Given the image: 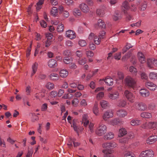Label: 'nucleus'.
<instances>
[{
	"mask_svg": "<svg viewBox=\"0 0 157 157\" xmlns=\"http://www.w3.org/2000/svg\"><path fill=\"white\" fill-rule=\"evenodd\" d=\"M136 79L133 78L130 76H128L124 79V83L126 86L133 89L136 85Z\"/></svg>",
	"mask_w": 157,
	"mask_h": 157,
	"instance_id": "obj_1",
	"label": "nucleus"
},
{
	"mask_svg": "<svg viewBox=\"0 0 157 157\" xmlns=\"http://www.w3.org/2000/svg\"><path fill=\"white\" fill-rule=\"evenodd\" d=\"M106 131V126L104 124H99L95 131V133L98 136H101L103 135Z\"/></svg>",
	"mask_w": 157,
	"mask_h": 157,
	"instance_id": "obj_2",
	"label": "nucleus"
},
{
	"mask_svg": "<svg viewBox=\"0 0 157 157\" xmlns=\"http://www.w3.org/2000/svg\"><path fill=\"white\" fill-rule=\"evenodd\" d=\"M154 153L150 149L145 150L142 151L140 154L139 157H154Z\"/></svg>",
	"mask_w": 157,
	"mask_h": 157,
	"instance_id": "obj_3",
	"label": "nucleus"
},
{
	"mask_svg": "<svg viewBox=\"0 0 157 157\" xmlns=\"http://www.w3.org/2000/svg\"><path fill=\"white\" fill-rule=\"evenodd\" d=\"M124 95L128 101L131 103L133 102L135 96L131 91L126 90L124 92Z\"/></svg>",
	"mask_w": 157,
	"mask_h": 157,
	"instance_id": "obj_4",
	"label": "nucleus"
},
{
	"mask_svg": "<svg viewBox=\"0 0 157 157\" xmlns=\"http://www.w3.org/2000/svg\"><path fill=\"white\" fill-rule=\"evenodd\" d=\"M122 9L124 10H127L129 9L135 11L136 9V5L132 4V7H134V9L132 7H130V6L128 2L127 1H125L122 3Z\"/></svg>",
	"mask_w": 157,
	"mask_h": 157,
	"instance_id": "obj_5",
	"label": "nucleus"
},
{
	"mask_svg": "<svg viewBox=\"0 0 157 157\" xmlns=\"http://www.w3.org/2000/svg\"><path fill=\"white\" fill-rule=\"evenodd\" d=\"M113 111L112 109H109L104 113L102 117L105 121H107L108 119L113 117Z\"/></svg>",
	"mask_w": 157,
	"mask_h": 157,
	"instance_id": "obj_6",
	"label": "nucleus"
},
{
	"mask_svg": "<svg viewBox=\"0 0 157 157\" xmlns=\"http://www.w3.org/2000/svg\"><path fill=\"white\" fill-rule=\"evenodd\" d=\"M136 107L137 110L141 111H145L147 109V106L146 104L143 102L137 103Z\"/></svg>",
	"mask_w": 157,
	"mask_h": 157,
	"instance_id": "obj_7",
	"label": "nucleus"
},
{
	"mask_svg": "<svg viewBox=\"0 0 157 157\" xmlns=\"http://www.w3.org/2000/svg\"><path fill=\"white\" fill-rule=\"evenodd\" d=\"M66 36L70 39H72L76 37V35L75 33L73 31L68 30L66 32Z\"/></svg>",
	"mask_w": 157,
	"mask_h": 157,
	"instance_id": "obj_8",
	"label": "nucleus"
},
{
	"mask_svg": "<svg viewBox=\"0 0 157 157\" xmlns=\"http://www.w3.org/2000/svg\"><path fill=\"white\" fill-rule=\"evenodd\" d=\"M156 61L154 59H148L147 60V66L149 68H154L156 64Z\"/></svg>",
	"mask_w": 157,
	"mask_h": 157,
	"instance_id": "obj_9",
	"label": "nucleus"
},
{
	"mask_svg": "<svg viewBox=\"0 0 157 157\" xmlns=\"http://www.w3.org/2000/svg\"><path fill=\"white\" fill-rule=\"evenodd\" d=\"M94 27L96 29H98V27L101 29H104L105 28V25L103 21L99 19L98 21L97 24L95 25Z\"/></svg>",
	"mask_w": 157,
	"mask_h": 157,
	"instance_id": "obj_10",
	"label": "nucleus"
},
{
	"mask_svg": "<svg viewBox=\"0 0 157 157\" xmlns=\"http://www.w3.org/2000/svg\"><path fill=\"white\" fill-rule=\"evenodd\" d=\"M145 86L150 90L154 91L156 88L155 84L150 81H147L145 83Z\"/></svg>",
	"mask_w": 157,
	"mask_h": 157,
	"instance_id": "obj_11",
	"label": "nucleus"
},
{
	"mask_svg": "<svg viewBox=\"0 0 157 157\" xmlns=\"http://www.w3.org/2000/svg\"><path fill=\"white\" fill-rule=\"evenodd\" d=\"M119 93L117 91L112 93H109L108 95V97L112 100L117 99L118 98Z\"/></svg>",
	"mask_w": 157,
	"mask_h": 157,
	"instance_id": "obj_12",
	"label": "nucleus"
},
{
	"mask_svg": "<svg viewBox=\"0 0 157 157\" xmlns=\"http://www.w3.org/2000/svg\"><path fill=\"white\" fill-rule=\"evenodd\" d=\"M79 7L81 10L84 13H87L89 11V8L88 6L85 3H82L80 4Z\"/></svg>",
	"mask_w": 157,
	"mask_h": 157,
	"instance_id": "obj_13",
	"label": "nucleus"
},
{
	"mask_svg": "<svg viewBox=\"0 0 157 157\" xmlns=\"http://www.w3.org/2000/svg\"><path fill=\"white\" fill-rule=\"evenodd\" d=\"M157 140V136L156 135H152L149 137L146 140V143L148 144H151Z\"/></svg>",
	"mask_w": 157,
	"mask_h": 157,
	"instance_id": "obj_14",
	"label": "nucleus"
},
{
	"mask_svg": "<svg viewBox=\"0 0 157 157\" xmlns=\"http://www.w3.org/2000/svg\"><path fill=\"white\" fill-rule=\"evenodd\" d=\"M48 65L49 67L53 68L57 66V64L55 60L52 59L49 60L48 63Z\"/></svg>",
	"mask_w": 157,
	"mask_h": 157,
	"instance_id": "obj_15",
	"label": "nucleus"
},
{
	"mask_svg": "<svg viewBox=\"0 0 157 157\" xmlns=\"http://www.w3.org/2000/svg\"><path fill=\"white\" fill-rule=\"evenodd\" d=\"M114 134L111 132H109L106 133L103 136V139L105 140H110L114 138Z\"/></svg>",
	"mask_w": 157,
	"mask_h": 157,
	"instance_id": "obj_16",
	"label": "nucleus"
},
{
	"mask_svg": "<svg viewBox=\"0 0 157 157\" xmlns=\"http://www.w3.org/2000/svg\"><path fill=\"white\" fill-rule=\"evenodd\" d=\"M38 67V64L36 62L33 63L32 66V71L31 74V76L32 77L37 71Z\"/></svg>",
	"mask_w": 157,
	"mask_h": 157,
	"instance_id": "obj_17",
	"label": "nucleus"
},
{
	"mask_svg": "<svg viewBox=\"0 0 157 157\" xmlns=\"http://www.w3.org/2000/svg\"><path fill=\"white\" fill-rule=\"evenodd\" d=\"M117 114L120 117H123L126 116L127 114V113L124 109H121L117 111Z\"/></svg>",
	"mask_w": 157,
	"mask_h": 157,
	"instance_id": "obj_18",
	"label": "nucleus"
},
{
	"mask_svg": "<svg viewBox=\"0 0 157 157\" xmlns=\"http://www.w3.org/2000/svg\"><path fill=\"white\" fill-rule=\"evenodd\" d=\"M105 7L104 6H102L97 9L96 13L97 15L102 16L105 14Z\"/></svg>",
	"mask_w": 157,
	"mask_h": 157,
	"instance_id": "obj_19",
	"label": "nucleus"
},
{
	"mask_svg": "<svg viewBox=\"0 0 157 157\" xmlns=\"http://www.w3.org/2000/svg\"><path fill=\"white\" fill-rule=\"evenodd\" d=\"M140 95L144 97H147L150 95L149 91L145 89H141L140 90Z\"/></svg>",
	"mask_w": 157,
	"mask_h": 157,
	"instance_id": "obj_20",
	"label": "nucleus"
},
{
	"mask_svg": "<svg viewBox=\"0 0 157 157\" xmlns=\"http://www.w3.org/2000/svg\"><path fill=\"white\" fill-rule=\"evenodd\" d=\"M78 121L77 119L74 118L72 120V124H71V127H72L74 130L76 132H78V126L77 123H78Z\"/></svg>",
	"mask_w": 157,
	"mask_h": 157,
	"instance_id": "obj_21",
	"label": "nucleus"
},
{
	"mask_svg": "<svg viewBox=\"0 0 157 157\" xmlns=\"http://www.w3.org/2000/svg\"><path fill=\"white\" fill-rule=\"evenodd\" d=\"M138 57L140 62L142 63L145 62L146 60L144 55L141 52H139Z\"/></svg>",
	"mask_w": 157,
	"mask_h": 157,
	"instance_id": "obj_22",
	"label": "nucleus"
},
{
	"mask_svg": "<svg viewBox=\"0 0 157 157\" xmlns=\"http://www.w3.org/2000/svg\"><path fill=\"white\" fill-rule=\"evenodd\" d=\"M50 79L52 81L57 80L59 79V75L55 73H52L49 75Z\"/></svg>",
	"mask_w": 157,
	"mask_h": 157,
	"instance_id": "obj_23",
	"label": "nucleus"
},
{
	"mask_svg": "<svg viewBox=\"0 0 157 157\" xmlns=\"http://www.w3.org/2000/svg\"><path fill=\"white\" fill-rule=\"evenodd\" d=\"M140 116L144 118H150L151 117L152 115L150 113L143 112L140 114Z\"/></svg>",
	"mask_w": 157,
	"mask_h": 157,
	"instance_id": "obj_24",
	"label": "nucleus"
},
{
	"mask_svg": "<svg viewBox=\"0 0 157 157\" xmlns=\"http://www.w3.org/2000/svg\"><path fill=\"white\" fill-rule=\"evenodd\" d=\"M68 71L65 69L61 70L59 72L60 76L62 78H65L68 75Z\"/></svg>",
	"mask_w": 157,
	"mask_h": 157,
	"instance_id": "obj_25",
	"label": "nucleus"
},
{
	"mask_svg": "<svg viewBox=\"0 0 157 157\" xmlns=\"http://www.w3.org/2000/svg\"><path fill=\"white\" fill-rule=\"evenodd\" d=\"M104 81L108 85L111 86L113 84V80L110 77L106 78L105 80Z\"/></svg>",
	"mask_w": 157,
	"mask_h": 157,
	"instance_id": "obj_26",
	"label": "nucleus"
},
{
	"mask_svg": "<svg viewBox=\"0 0 157 157\" xmlns=\"http://www.w3.org/2000/svg\"><path fill=\"white\" fill-rule=\"evenodd\" d=\"M50 13L51 15L52 16L54 17H56L58 13V10L56 7H53L51 10Z\"/></svg>",
	"mask_w": 157,
	"mask_h": 157,
	"instance_id": "obj_27",
	"label": "nucleus"
},
{
	"mask_svg": "<svg viewBox=\"0 0 157 157\" xmlns=\"http://www.w3.org/2000/svg\"><path fill=\"white\" fill-rule=\"evenodd\" d=\"M93 111L94 113L96 116H98L99 114V110L98 108V104L96 102L93 106Z\"/></svg>",
	"mask_w": 157,
	"mask_h": 157,
	"instance_id": "obj_28",
	"label": "nucleus"
},
{
	"mask_svg": "<svg viewBox=\"0 0 157 157\" xmlns=\"http://www.w3.org/2000/svg\"><path fill=\"white\" fill-rule=\"evenodd\" d=\"M141 121L140 120L135 119L131 120L130 123L132 125H138L141 124Z\"/></svg>",
	"mask_w": 157,
	"mask_h": 157,
	"instance_id": "obj_29",
	"label": "nucleus"
},
{
	"mask_svg": "<svg viewBox=\"0 0 157 157\" xmlns=\"http://www.w3.org/2000/svg\"><path fill=\"white\" fill-rule=\"evenodd\" d=\"M127 134V131L126 129L122 128L119 130L118 136L119 137L123 136Z\"/></svg>",
	"mask_w": 157,
	"mask_h": 157,
	"instance_id": "obj_30",
	"label": "nucleus"
},
{
	"mask_svg": "<svg viewBox=\"0 0 157 157\" xmlns=\"http://www.w3.org/2000/svg\"><path fill=\"white\" fill-rule=\"evenodd\" d=\"M100 105L101 107L104 109H105L109 106L108 102L105 100H102L101 101Z\"/></svg>",
	"mask_w": 157,
	"mask_h": 157,
	"instance_id": "obj_31",
	"label": "nucleus"
},
{
	"mask_svg": "<svg viewBox=\"0 0 157 157\" xmlns=\"http://www.w3.org/2000/svg\"><path fill=\"white\" fill-rule=\"evenodd\" d=\"M126 104V101L123 100H119L117 101V105L119 107H124Z\"/></svg>",
	"mask_w": 157,
	"mask_h": 157,
	"instance_id": "obj_32",
	"label": "nucleus"
},
{
	"mask_svg": "<svg viewBox=\"0 0 157 157\" xmlns=\"http://www.w3.org/2000/svg\"><path fill=\"white\" fill-rule=\"evenodd\" d=\"M45 87L49 90H51L54 88L55 85L52 83L48 82L46 84Z\"/></svg>",
	"mask_w": 157,
	"mask_h": 157,
	"instance_id": "obj_33",
	"label": "nucleus"
},
{
	"mask_svg": "<svg viewBox=\"0 0 157 157\" xmlns=\"http://www.w3.org/2000/svg\"><path fill=\"white\" fill-rule=\"evenodd\" d=\"M129 71L132 75H136L137 70L134 67L132 66H130L129 67Z\"/></svg>",
	"mask_w": 157,
	"mask_h": 157,
	"instance_id": "obj_34",
	"label": "nucleus"
},
{
	"mask_svg": "<svg viewBox=\"0 0 157 157\" xmlns=\"http://www.w3.org/2000/svg\"><path fill=\"white\" fill-rule=\"evenodd\" d=\"M63 61L64 63L66 64H69L72 62V59L71 57H65Z\"/></svg>",
	"mask_w": 157,
	"mask_h": 157,
	"instance_id": "obj_35",
	"label": "nucleus"
},
{
	"mask_svg": "<svg viewBox=\"0 0 157 157\" xmlns=\"http://www.w3.org/2000/svg\"><path fill=\"white\" fill-rule=\"evenodd\" d=\"M73 14L75 16H79L81 15L80 10L78 8H75L73 10Z\"/></svg>",
	"mask_w": 157,
	"mask_h": 157,
	"instance_id": "obj_36",
	"label": "nucleus"
},
{
	"mask_svg": "<svg viewBox=\"0 0 157 157\" xmlns=\"http://www.w3.org/2000/svg\"><path fill=\"white\" fill-rule=\"evenodd\" d=\"M157 127V123L156 122H149L148 128H153L155 129Z\"/></svg>",
	"mask_w": 157,
	"mask_h": 157,
	"instance_id": "obj_37",
	"label": "nucleus"
},
{
	"mask_svg": "<svg viewBox=\"0 0 157 157\" xmlns=\"http://www.w3.org/2000/svg\"><path fill=\"white\" fill-rule=\"evenodd\" d=\"M132 47V46L130 44L127 43L125 46L122 49V53L124 54L127 51L130 49V48Z\"/></svg>",
	"mask_w": 157,
	"mask_h": 157,
	"instance_id": "obj_38",
	"label": "nucleus"
},
{
	"mask_svg": "<svg viewBox=\"0 0 157 157\" xmlns=\"http://www.w3.org/2000/svg\"><path fill=\"white\" fill-rule=\"evenodd\" d=\"M132 55L131 52H129L127 53L124 56L122 57V60L123 61H125L128 59Z\"/></svg>",
	"mask_w": 157,
	"mask_h": 157,
	"instance_id": "obj_39",
	"label": "nucleus"
},
{
	"mask_svg": "<svg viewBox=\"0 0 157 157\" xmlns=\"http://www.w3.org/2000/svg\"><path fill=\"white\" fill-rule=\"evenodd\" d=\"M58 32H61L64 31V25L62 24H59L58 26L57 29Z\"/></svg>",
	"mask_w": 157,
	"mask_h": 157,
	"instance_id": "obj_40",
	"label": "nucleus"
},
{
	"mask_svg": "<svg viewBox=\"0 0 157 157\" xmlns=\"http://www.w3.org/2000/svg\"><path fill=\"white\" fill-rule=\"evenodd\" d=\"M63 54L65 57H71V51L69 50H66L63 52Z\"/></svg>",
	"mask_w": 157,
	"mask_h": 157,
	"instance_id": "obj_41",
	"label": "nucleus"
},
{
	"mask_svg": "<svg viewBox=\"0 0 157 157\" xmlns=\"http://www.w3.org/2000/svg\"><path fill=\"white\" fill-rule=\"evenodd\" d=\"M125 157H135V155L132 152L130 151H127L125 154Z\"/></svg>",
	"mask_w": 157,
	"mask_h": 157,
	"instance_id": "obj_42",
	"label": "nucleus"
},
{
	"mask_svg": "<svg viewBox=\"0 0 157 157\" xmlns=\"http://www.w3.org/2000/svg\"><path fill=\"white\" fill-rule=\"evenodd\" d=\"M120 122L119 119L115 118L110 121V122L112 125H116L118 124Z\"/></svg>",
	"mask_w": 157,
	"mask_h": 157,
	"instance_id": "obj_43",
	"label": "nucleus"
},
{
	"mask_svg": "<svg viewBox=\"0 0 157 157\" xmlns=\"http://www.w3.org/2000/svg\"><path fill=\"white\" fill-rule=\"evenodd\" d=\"M57 95V92L56 91H53L51 92L49 94L50 97L52 98H54Z\"/></svg>",
	"mask_w": 157,
	"mask_h": 157,
	"instance_id": "obj_44",
	"label": "nucleus"
},
{
	"mask_svg": "<svg viewBox=\"0 0 157 157\" xmlns=\"http://www.w3.org/2000/svg\"><path fill=\"white\" fill-rule=\"evenodd\" d=\"M157 75L156 73L151 72L149 74V78L152 79H155L156 78Z\"/></svg>",
	"mask_w": 157,
	"mask_h": 157,
	"instance_id": "obj_45",
	"label": "nucleus"
},
{
	"mask_svg": "<svg viewBox=\"0 0 157 157\" xmlns=\"http://www.w3.org/2000/svg\"><path fill=\"white\" fill-rule=\"evenodd\" d=\"M73 97V95L71 94H66L62 97V98L63 99H70Z\"/></svg>",
	"mask_w": 157,
	"mask_h": 157,
	"instance_id": "obj_46",
	"label": "nucleus"
},
{
	"mask_svg": "<svg viewBox=\"0 0 157 157\" xmlns=\"http://www.w3.org/2000/svg\"><path fill=\"white\" fill-rule=\"evenodd\" d=\"M65 2L67 5L71 6L73 5L74 2L73 0H65Z\"/></svg>",
	"mask_w": 157,
	"mask_h": 157,
	"instance_id": "obj_47",
	"label": "nucleus"
},
{
	"mask_svg": "<svg viewBox=\"0 0 157 157\" xmlns=\"http://www.w3.org/2000/svg\"><path fill=\"white\" fill-rule=\"evenodd\" d=\"M94 41L96 44L99 45L101 42L100 39L98 38L97 36H96L94 39Z\"/></svg>",
	"mask_w": 157,
	"mask_h": 157,
	"instance_id": "obj_48",
	"label": "nucleus"
},
{
	"mask_svg": "<svg viewBox=\"0 0 157 157\" xmlns=\"http://www.w3.org/2000/svg\"><path fill=\"white\" fill-rule=\"evenodd\" d=\"M39 119V117L38 116L36 115L35 113H32V121L33 122H34L35 121H37Z\"/></svg>",
	"mask_w": 157,
	"mask_h": 157,
	"instance_id": "obj_49",
	"label": "nucleus"
},
{
	"mask_svg": "<svg viewBox=\"0 0 157 157\" xmlns=\"http://www.w3.org/2000/svg\"><path fill=\"white\" fill-rule=\"evenodd\" d=\"M121 18L120 14L118 12H116V14L114 15L113 17V19L115 21H117Z\"/></svg>",
	"mask_w": 157,
	"mask_h": 157,
	"instance_id": "obj_50",
	"label": "nucleus"
},
{
	"mask_svg": "<svg viewBox=\"0 0 157 157\" xmlns=\"http://www.w3.org/2000/svg\"><path fill=\"white\" fill-rule=\"evenodd\" d=\"M86 59L84 58V59H80L78 62L79 64L81 65H83L86 63Z\"/></svg>",
	"mask_w": 157,
	"mask_h": 157,
	"instance_id": "obj_51",
	"label": "nucleus"
},
{
	"mask_svg": "<svg viewBox=\"0 0 157 157\" xmlns=\"http://www.w3.org/2000/svg\"><path fill=\"white\" fill-rule=\"evenodd\" d=\"M25 91L27 95H29L31 91V87L30 86L28 85L26 88Z\"/></svg>",
	"mask_w": 157,
	"mask_h": 157,
	"instance_id": "obj_52",
	"label": "nucleus"
},
{
	"mask_svg": "<svg viewBox=\"0 0 157 157\" xmlns=\"http://www.w3.org/2000/svg\"><path fill=\"white\" fill-rule=\"evenodd\" d=\"M97 35H95L94 33H91L89 35L88 39L90 40H94L95 36Z\"/></svg>",
	"mask_w": 157,
	"mask_h": 157,
	"instance_id": "obj_53",
	"label": "nucleus"
},
{
	"mask_svg": "<svg viewBox=\"0 0 157 157\" xmlns=\"http://www.w3.org/2000/svg\"><path fill=\"white\" fill-rule=\"evenodd\" d=\"M141 21L140 20L138 22H137L135 23L132 24L131 25V26L132 27H133L134 26H136L137 27H139L141 25Z\"/></svg>",
	"mask_w": 157,
	"mask_h": 157,
	"instance_id": "obj_54",
	"label": "nucleus"
},
{
	"mask_svg": "<svg viewBox=\"0 0 157 157\" xmlns=\"http://www.w3.org/2000/svg\"><path fill=\"white\" fill-rule=\"evenodd\" d=\"M79 45L82 47L85 46L86 45V42L83 40H79L78 42Z\"/></svg>",
	"mask_w": 157,
	"mask_h": 157,
	"instance_id": "obj_55",
	"label": "nucleus"
},
{
	"mask_svg": "<svg viewBox=\"0 0 157 157\" xmlns=\"http://www.w3.org/2000/svg\"><path fill=\"white\" fill-rule=\"evenodd\" d=\"M105 34V32L104 31H102L100 32L99 36L100 39L103 38Z\"/></svg>",
	"mask_w": 157,
	"mask_h": 157,
	"instance_id": "obj_56",
	"label": "nucleus"
},
{
	"mask_svg": "<svg viewBox=\"0 0 157 157\" xmlns=\"http://www.w3.org/2000/svg\"><path fill=\"white\" fill-rule=\"evenodd\" d=\"M94 124L93 123H90L89 125V128L90 132L92 133L94 132Z\"/></svg>",
	"mask_w": 157,
	"mask_h": 157,
	"instance_id": "obj_57",
	"label": "nucleus"
},
{
	"mask_svg": "<svg viewBox=\"0 0 157 157\" xmlns=\"http://www.w3.org/2000/svg\"><path fill=\"white\" fill-rule=\"evenodd\" d=\"M104 96V93L103 92H100L97 95V98L98 99H100L102 98Z\"/></svg>",
	"mask_w": 157,
	"mask_h": 157,
	"instance_id": "obj_58",
	"label": "nucleus"
},
{
	"mask_svg": "<svg viewBox=\"0 0 157 157\" xmlns=\"http://www.w3.org/2000/svg\"><path fill=\"white\" fill-rule=\"evenodd\" d=\"M121 57V53L119 52L118 53L116 54L114 56V58L115 59L117 60H119L120 59Z\"/></svg>",
	"mask_w": 157,
	"mask_h": 157,
	"instance_id": "obj_59",
	"label": "nucleus"
},
{
	"mask_svg": "<svg viewBox=\"0 0 157 157\" xmlns=\"http://www.w3.org/2000/svg\"><path fill=\"white\" fill-rule=\"evenodd\" d=\"M110 142L104 143L102 144V147L104 148H110Z\"/></svg>",
	"mask_w": 157,
	"mask_h": 157,
	"instance_id": "obj_60",
	"label": "nucleus"
},
{
	"mask_svg": "<svg viewBox=\"0 0 157 157\" xmlns=\"http://www.w3.org/2000/svg\"><path fill=\"white\" fill-rule=\"evenodd\" d=\"M46 37L47 38V40H50L53 37V35L50 33H48L46 34Z\"/></svg>",
	"mask_w": 157,
	"mask_h": 157,
	"instance_id": "obj_61",
	"label": "nucleus"
},
{
	"mask_svg": "<svg viewBox=\"0 0 157 157\" xmlns=\"http://www.w3.org/2000/svg\"><path fill=\"white\" fill-rule=\"evenodd\" d=\"M79 102L77 98H75L72 101V104L75 106L77 105V104Z\"/></svg>",
	"mask_w": 157,
	"mask_h": 157,
	"instance_id": "obj_62",
	"label": "nucleus"
},
{
	"mask_svg": "<svg viewBox=\"0 0 157 157\" xmlns=\"http://www.w3.org/2000/svg\"><path fill=\"white\" fill-rule=\"evenodd\" d=\"M48 108V105L46 103L43 104L41 106V110L42 111H46Z\"/></svg>",
	"mask_w": 157,
	"mask_h": 157,
	"instance_id": "obj_63",
	"label": "nucleus"
},
{
	"mask_svg": "<svg viewBox=\"0 0 157 157\" xmlns=\"http://www.w3.org/2000/svg\"><path fill=\"white\" fill-rule=\"evenodd\" d=\"M64 91L63 90L61 89H59L57 93L58 96L59 97H61L64 93Z\"/></svg>",
	"mask_w": 157,
	"mask_h": 157,
	"instance_id": "obj_64",
	"label": "nucleus"
}]
</instances>
